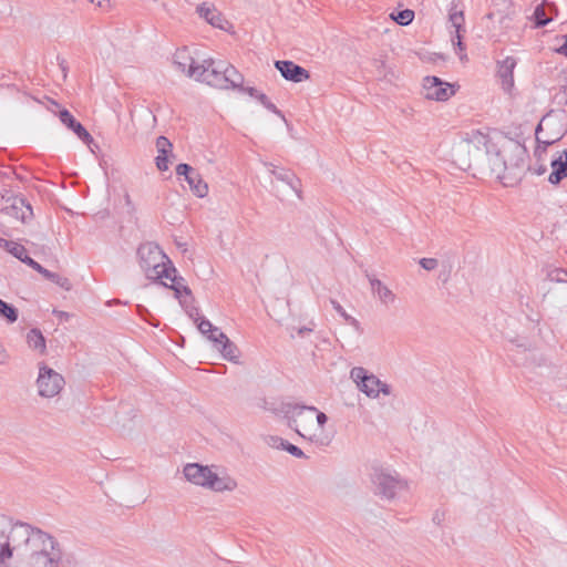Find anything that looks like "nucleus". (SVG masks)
<instances>
[{
  "instance_id": "obj_1",
  "label": "nucleus",
  "mask_w": 567,
  "mask_h": 567,
  "mask_svg": "<svg viewBox=\"0 0 567 567\" xmlns=\"http://www.w3.org/2000/svg\"><path fill=\"white\" fill-rule=\"evenodd\" d=\"M75 558L51 534L0 514V567H74Z\"/></svg>"
},
{
  "instance_id": "obj_2",
  "label": "nucleus",
  "mask_w": 567,
  "mask_h": 567,
  "mask_svg": "<svg viewBox=\"0 0 567 567\" xmlns=\"http://www.w3.org/2000/svg\"><path fill=\"white\" fill-rule=\"evenodd\" d=\"M509 151L522 153L523 150L512 141L498 145L488 134L472 131L453 145L451 156L453 163L463 171L501 177L508 167L506 153Z\"/></svg>"
},
{
  "instance_id": "obj_3",
  "label": "nucleus",
  "mask_w": 567,
  "mask_h": 567,
  "mask_svg": "<svg viewBox=\"0 0 567 567\" xmlns=\"http://www.w3.org/2000/svg\"><path fill=\"white\" fill-rule=\"evenodd\" d=\"M138 264L147 279L157 281L177 272L163 250L153 243L142 244L137 249Z\"/></svg>"
},
{
  "instance_id": "obj_4",
  "label": "nucleus",
  "mask_w": 567,
  "mask_h": 567,
  "mask_svg": "<svg viewBox=\"0 0 567 567\" xmlns=\"http://www.w3.org/2000/svg\"><path fill=\"white\" fill-rule=\"evenodd\" d=\"M282 413L287 420L288 426L293 429L303 439L313 441L318 437L315 423L317 408L298 404H287L282 408Z\"/></svg>"
},
{
  "instance_id": "obj_5",
  "label": "nucleus",
  "mask_w": 567,
  "mask_h": 567,
  "mask_svg": "<svg viewBox=\"0 0 567 567\" xmlns=\"http://www.w3.org/2000/svg\"><path fill=\"white\" fill-rule=\"evenodd\" d=\"M567 132V117L564 113H548L538 123L535 136L537 143L550 146L561 140Z\"/></svg>"
},
{
  "instance_id": "obj_6",
  "label": "nucleus",
  "mask_w": 567,
  "mask_h": 567,
  "mask_svg": "<svg viewBox=\"0 0 567 567\" xmlns=\"http://www.w3.org/2000/svg\"><path fill=\"white\" fill-rule=\"evenodd\" d=\"M189 78L204 82L210 86L218 89H228L227 76H225V62L205 60L197 69L189 70Z\"/></svg>"
},
{
  "instance_id": "obj_7",
  "label": "nucleus",
  "mask_w": 567,
  "mask_h": 567,
  "mask_svg": "<svg viewBox=\"0 0 567 567\" xmlns=\"http://www.w3.org/2000/svg\"><path fill=\"white\" fill-rule=\"evenodd\" d=\"M350 378L357 384L360 391H362L367 396L375 399L380 393L384 395H390L391 390L386 383H383L378 377L372 373H369L362 367H354L350 371Z\"/></svg>"
},
{
  "instance_id": "obj_8",
  "label": "nucleus",
  "mask_w": 567,
  "mask_h": 567,
  "mask_svg": "<svg viewBox=\"0 0 567 567\" xmlns=\"http://www.w3.org/2000/svg\"><path fill=\"white\" fill-rule=\"evenodd\" d=\"M62 374L44 363L39 364V374L35 381L38 394L45 399L56 396L64 388Z\"/></svg>"
},
{
  "instance_id": "obj_9",
  "label": "nucleus",
  "mask_w": 567,
  "mask_h": 567,
  "mask_svg": "<svg viewBox=\"0 0 567 567\" xmlns=\"http://www.w3.org/2000/svg\"><path fill=\"white\" fill-rule=\"evenodd\" d=\"M373 483L375 484L379 494L392 499L398 493L406 488V483L396 474L386 471H378L373 475Z\"/></svg>"
},
{
  "instance_id": "obj_10",
  "label": "nucleus",
  "mask_w": 567,
  "mask_h": 567,
  "mask_svg": "<svg viewBox=\"0 0 567 567\" xmlns=\"http://www.w3.org/2000/svg\"><path fill=\"white\" fill-rule=\"evenodd\" d=\"M206 489L215 493L234 492L238 487V483L225 467L212 464Z\"/></svg>"
},
{
  "instance_id": "obj_11",
  "label": "nucleus",
  "mask_w": 567,
  "mask_h": 567,
  "mask_svg": "<svg viewBox=\"0 0 567 567\" xmlns=\"http://www.w3.org/2000/svg\"><path fill=\"white\" fill-rule=\"evenodd\" d=\"M424 96L433 101H446L454 95V86L437 76H426L423 80Z\"/></svg>"
},
{
  "instance_id": "obj_12",
  "label": "nucleus",
  "mask_w": 567,
  "mask_h": 567,
  "mask_svg": "<svg viewBox=\"0 0 567 567\" xmlns=\"http://www.w3.org/2000/svg\"><path fill=\"white\" fill-rule=\"evenodd\" d=\"M210 465L199 463H187L183 467V475L187 482L196 486L206 488L208 482Z\"/></svg>"
},
{
  "instance_id": "obj_13",
  "label": "nucleus",
  "mask_w": 567,
  "mask_h": 567,
  "mask_svg": "<svg viewBox=\"0 0 567 567\" xmlns=\"http://www.w3.org/2000/svg\"><path fill=\"white\" fill-rule=\"evenodd\" d=\"M275 66L282 78L295 83L303 82L310 78L309 72L305 68L297 65L292 61H276Z\"/></svg>"
},
{
  "instance_id": "obj_14",
  "label": "nucleus",
  "mask_w": 567,
  "mask_h": 567,
  "mask_svg": "<svg viewBox=\"0 0 567 567\" xmlns=\"http://www.w3.org/2000/svg\"><path fill=\"white\" fill-rule=\"evenodd\" d=\"M196 12L210 25L220 30H227L229 22L223 17L217 8L209 2H203L196 8Z\"/></svg>"
},
{
  "instance_id": "obj_15",
  "label": "nucleus",
  "mask_w": 567,
  "mask_h": 567,
  "mask_svg": "<svg viewBox=\"0 0 567 567\" xmlns=\"http://www.w3.org/2000/svg\"><path fill=\"white\" fill-rule=\"evenodd\" d=\"M449 20L451 22V25L455 30V35L452 37V43L460 51L458 52L460 59L462 61H464V60L467 59V55L464 53L465 47L463 45L462 33H461L462 31H464V28H463V24H464L463 11H456V10L452 9L450 11Z\"/></svg>"
},
{
  "instance_id": "obj_16",
  "label": "nucleus",
  "mask_w": 567,
  "mask_h": 567,
  "mask_svg": "<svg viewBox=\"0 0 567 567\" xmlns=\"http://www.w3.org/2000/svg\"><path fill=\"white\" fill-rule=\"evenodd\" d=\"M367 277L372 295L381 302V305L388 307L395 302L396 295L384 282L372 275H368Z\"/></svg>"
},
{
  "instance_id": "obj_17",
  "label": "nucleus",
  "mask_w": 567,
  "mask_h": 567,
  "mask_svg": "<svg viewBox=\"0 0 567 567\" xmlns=\"http://www.w3.org/2000/svg\"><path fill=\"white\" fill-rule=\"evenodd\" d=\"M550 167L551 173L548 176V182L558 185L567 177V151L557 152L550 161Z\"/></svg>"
},
{
  "instance_id": "obj_18",
  "label": "nucleus",
  "mask_w": 567,
  "mask_h": 567,
  "mask_svg": "<svg viewBox=\"0 0 567 567\" xmlns=\"http://www.w3.org/2000/svg\"><path fill=\"white\" fill-rule=\"evenodd\" d=\"M265 166L268 168L269 173L272 174L278 181L286 183L298 197L301 195L300 190V179L295 175V173L288 168L277 167L271 163H265Z\"/></svg>"
},
{
  "instance_id": "obj_19",
  "label": "nucleus",
  "mask_w": 567,
  "mask_h": 567,
  "mask_svg": "<svg viewBox=\"0 0 567 567\" xmlns=\"http://www.w3.org/2000/svg\"><path fill=\"white\" fill-rule=\"evenodd\" d=\"M59 118L66 127L72 130L74 134L86 145L90 146L94 142L93 137L86 131V128L80 122H78L68 110L60 111Z\"/></svg>"
},
{
  "instance_id": "obj_20",
  "label": "nucleus",
  "mask_w": 567,
  "mask_h": 567,
  "mask_svg": "<svg viewBox=\"0 0 567 567\" xmlns=\"http://www.w3.org/2000/svg\"><path fill=\"white\" fill-rule=\"evenodd\" d=\"M6 213L11 217L21 220L22 223H27L33 217L31 205L21 197H16L12 204L6 207Z\"/></svg>"
},
{
  "instance_id": "obj_21",
  "label": "nucleus",
  "mask_w": 567,
  "mask_h": 567,
  "mask_svg": "<svg viewBox=\"0 0 567 567\" xmlns=\"http://www.w3.org/2000/svg\"><path fill=\"white\" fill-rule=\"evenodd\" d=\"M516 65V61L512 56H507L498 63L497 73L502 79V85L505 90H509L514 85L513 71Z\"/></svg>"
},
{
  "instance_id": "obj_22",
  "label": "nucleus",
  "mask_w": 567,
  "mask_h": 567,
  "mask_svg": "<svg viewBox=\"0 0 567 567\" xmlns=\"http://www.w3.org/2000/svg\"><path fill=\"white\" fill-rule=\"evenodd\" d=\"M173 63L175 68L186 74L189 78V70L197 69V65L194 63V59L190 56L188 50L186 48H182L176 50L173 56Z\"/></svg>"
},
{
  "instance_id": "obj_23",
  "label": "nucleus",
  "mask_w": 567,
  "mask_h": 567,
  "mask_svg": "<svg viewBox=\"0 0 567 567\" xmlns=\"http://www.w3.org/2000/svg\"><path fill=\"white\" fill-rule=\"evenodd\" d=\"M219 341H223V342L216 350L221 353V355L225 360L238 363L240 352H239L237 346L234 342H231L226 334H219Z\"/></svg>"
},
{
  "instance_id": "obj_24",
  "label": "nucleus",
  "mask_w": 567,
  "mask_h": 567,
  "mask_svg": "<svg viewBox=\"0 0 567 567\" xmlns=\"http://www.w3.org/2000/svg\"><path fill=\"white\" fill-rule=\"evenodd\" d=\"M185 181L189 185V188L195 196L199 198H204L205 196H207L208 185L206 182H204L200 174L195 168L193 169V174L187 176Z\"/></svg>"
},
{
  "instance_id": "obj_25",
  "label": "nucleus",
  "mask_w": 567,
  "mask_h": 567,
  "mask_svg": "<svg viewBox=\"0 0 567 567\" xmlns=\"http://www.w3.org/2000/svg\"><path fill=\"white\" fill-rule=\"evenodd\" d=\"M27 342L30 348L44 354L47 351L45 339L39 329H31L27 334Z\"/></svg>"
},
{
  "instance_id": "obj_26",
  "label": "nucleus",
  "mask_w": 567,
  "mask_h": 567,
  "mask_svg": "<svg viewBox=\"0 0 567 567\" xmlns=\"http://www.w3.org/2000/svg\"><path fill=\"white\" fill-rule=\"evenodd\" d=\"M166 279L171 281V285H168L165 281H161V284L163 286L174 290L175 291V296L177 298L181 297L182 292H184L185 295H190L189 288L183 284V278L182 277H177L176 272L175 274L172 272L171 276L168 278H166Z\"/></svg>"
},
{
  "instance_id": "obj_27",
  "label": "nucleus",
  "mask_w": 567,
  "mask_h": 567,
  "mask_svg": "<svg viewBox=\"0 0 567 567\" xmlns=\"http://www.w3.org/2000/svg\"><path fill=\"white\" fill-rule=\"evenodd\" d=\"M0 246L6 248L17 259L22 260L27 254V249L23 245L12 240L0 239Z\"/></svg>"
},
{
  "instance_id": "obj_28",
  "label": "nucleus",
  "mask_w": 567,
  "mask_h": 567,
  "mask_svg": "<svg viewBox=\"0 0 567 567\" xmlns=\"http://www.w3.org/2000/svg\"><path fill=\"white\" fill-rule=\"evenodd\" d=\"M225 76H227L228 87L237 89L243 83L241 74L233 66L225 63Z\"/></svg>"
},
{
  "instance_id": "obj_29",
  "label": "nucleus",
  "mask_w": 567,
  "mask_h": 567,
  "mask_svg": "<svg viewBox=\"0 0 567 567\" xmlns=\"http://www.w3.org/2000/svg\"><path fill=\"white\" fill-rule=\"evenodd\" d=\"M0 317L4 318L10 323H13L18 320V310L13 306L0 299Z\"/></svg>"
},
{
  "instance_id": "obj_30",
  "label": "nucleus",
  "mask_w": 567,
  "mask_h": 567,
  "mask_svg": "<svg viewBox=\"0 0 567 567\" xmlns=\"http://www.w3.org/2000/svg\"><path fill=\"white\" fill-rule=\"evenodd\" d=\"M545 6H549L548 0H544V2L538 4L534 11L533 17L535 19L536 28L544 27L550 22V19L546 18L545 8H544Z\"/></svg>"
},
{
  "instance_id": "obj_31",
  "label": "nucleus",
  "mask_w": 567,
  "mask_h": 567,
  "mask_svg": "<svg viewBox=\"0 0 567 567\" xmlns=\"http://www.w3.org/2000/svg\"><path fill=\"white\" fill-rule=\"evenodd\" d=\"M45 279L54 282L55 285H58L59 287H61L62 289H64L66 291L72 289L71 281L66 277L61 276L56 272L49 271L48 275L45 276Z\"/></svg>"
},
{
  "instance_id": "obj_32",
  "label": "nucleus",
  "mask_w": 567,
  "mask_h": 567,
  "mask_svg": "<svg viewBox=\"0 0 567 567\" xmlns=\"http://www.w3.org/2000/svg\"><path fill=\"white\" fill-rule=\"evenodd\" d=\"M391 18L400 25H408L414 19V12L410 9L402 10L395 16L392 13Z\"/></svg>"
},
{
  "instance_id": "obj_33",
  "label": "nucleus",
  "mask_w": 567,
  "mask_h": 567,
  "mask_svg": "<svg viewBox=\"0 0 567 567\" xmlns=\"http://www.w3.org/2000/svg\"><path fill=\"white\" fill-rule=\"evenodd\" d=\"M158 155L155 158V164L158 171L164 172L168 169L169 154L168 151H157Z\"/></svg>"
},
{
  "instance_id": "obj_34",
  "label": "nucleus",
  "mask_w": 567,
  "mask_h": 567,
  "mask_svg": "<svg viewBox=\"0 0 567 567\" xmlns=\"http://www.w3.org/2000/svg\"><path fill=\"white\" fill-rule=\"evenodd\" d=\"M257 100L267 109L269 110L270 112L275 113L276 115L280 116L281 118H285V116L282 115V113L277 109V106L270 102V100L267 97L266 94L264 93H259V95H257Z\"/></svg>"
},
{
  "instance_id": "obj_35",
  "label": "nucleus",
  "mask_w": 567,
  "mask_h": 567,
  "mask_svg": "<svg viewBox=\"0 0 567 567\" xmlns=\"http://www.w3.org/2000/svg\"><path fill=\"white\" fill-rule=\"evenodd\" d=\"M197 328L200 331V333L204 336H207L208 333L218 332V328L213 326V323L205 318L200 319V321L197 324Z\"/></svg>"
},
{
  "instance_id": "obj_36",
  "label": "nucleus",
  "mask_w": 567,
  "mask_h": 567,
  "mask_svg": "<svg viewBox=\"0 0 567 567\" xmlns=\"http://www.w3.org/2000/svg\"><path fill=\"white\" fill-rule=\"evenodd\" d=\"M330 303L331 306L333 307V309L342 317L344 318V320H347L349 323L351 324H357L358 321L351 317L350 315L347 313V311L343 309V307L334 299H331L330 300Z\"/></svg>"
},
{
  "instance_id": "obj_37",
  "label": "nucleus",
  "mask_w": 567,
  "mask_h": 567,
  "mask_svg": "<svg viewBox=\"0 0 567 567\" xmlns=\"http://www.w3.org/2000/svg\"><path fill=\"white\" fill-rule=\"evenodd\" d=\"M156 150L157 151H168L172 152L173 144L169 142V140L165 136H158L156 138Z\"/></svg>"
},
{
  "instance_id": "obj_38",
  "label": "nucleus",
  "mask_w": 567,
  "mask_h": 567,
  "mask_svg": "<svg viewBox=\"0 0 567 567\" xmlns=\"http://www.w3.org/2000/svg\"><path fill=\"white\" fill-rule=\"evenodd\" d=\"M282 450L287 451L288 453H290L291 455L298 457V458H301L305 456V453L302 452V450H300L298 446L291 444V443H288L286 441Z\"/></svg>"
},
{
  "instance_id": "obj_39",
  "label": "nucleus",
  "mask_w": 567,
  "mask_h": 567,
  "mask_svg": "<svg viewBox=\"0 0 567 567\" xmlns=\"http://www.w3.org/2000/svg\"><path fill=\"white\" fill-rule=\"evenodd\" d=\"M439 265L437 259L435 258H422L420 260V266L425 270H434Z\"/></svg>"
},
{
  "instance_id": "obj_40",
  "label": "nucleus",
  "mask_w": 567,
  "mask_h": 567,
  "mask_svg": "<svg viewBox=\"0 0 567 567\" xmlns=\"http://www.w3.org/2000/svg\"><path fill=\"white\" fill-rule=\"evenodd\" d=\"M551 280L559 282H567V271L563 269H555L549 274Z\"/></svg>"
},
{
  "instance_id": "obj_41",
  "label": "nucleus",
  "mask_w": 567,
  "mask_h": 567,
  "mask_svg": "<svg viewBox=\"0 0 567 567\" xmlns=\"http://www.w3.org/2000/svg\"><path fill=\"white\" fill-rule=\"evenodd\" d=\"M193 169L190 165L182 163L176 166V174L177 176H184L186 179L187 176L193 174Z\"/></svg>"
},
{
  "instance_id": "obj_42",
  "label": "nucleus",
  "mask_w": 567,
  "mask_h": 567,
  "mask_svg": "<svg viewBox=\"0 0 567 567\" xmlns=\"http://www.w3.org/2000/svg\"><path fill=\"white\" fill-rule=\"evenodd\" d=\"M548 146H545L543 145V143H537V146L534 151V156L536 157L537 162H544L545 158V154H546V150H547Z\"/></svg>"
},
{
  "instance_id": "obj_43",
  "label": "nucleus",
  "mask_w": 567,
  "mask_h": 567,
  "mask_svg": "<svg viewBox=\"0 0 567 567\" xmlns=\"http://www.w3.org/2000/svg\"><path fill=\"white\" fill-rule=\"evenodd\" d=\"M219 334H225L220 329L218 328V332L215 333H208L205 336L210 342H213L214 348L217 349L223 341H219Z\"/></svg>"
},
{
  "instance_id": "obj_44",
  "label": "nucleus",
  "mask_w": 567,
  "mask_h": 567,
  "mask_svg": "<svg viewBox=\"0 0 567 567\" xmlns=\"http://www.w3.org/2000/svg\"><path fill=\"white\" fill-rule=\"evenodd\" d=\"M315 421L317 422L318 427L322 430L328 421V417L323 412L317 410V414H315Z\"/></svg>"
},
{
  "instance_id": "obj_45",
  "label": "nucleus",
  "mask_w": 567,
  "mask_h": 567,
  "mask_svg": "<svg viewBox=\"0 0 567 567\" xmlns=\"http://www.w3.org/2000/svg\"><path fill=\"white\" fill-rule=\"evenodd\" d=\"M135 417H136V416L134 415V416L130 420V422H131V424H130V425H126L125 423H122V424H121V421H118V422H117V423L120 424V426L122 427L123 433H125V434H130V433L134 430V427H135V423H136V422H135Z\"/></svg>"
},
{
  "instance_id": "obj_46",
  "label": "nucleus",
  "mask_w": 567,
  "mask_h": 567,
  "mask_svg": "<svg viewBox=\"0 0 567 567\" xmlns=\"http://www.w3.org/2000/svg\"><path fill=\"white\" fill-rule=\"evenodd\" d=\"M286 441L278 436H270L269 444L274 447H284Z\"/></svg>"
},
{
  "instance_id": "obj_47",
  "label": "nucleus",
  "mask_w": 567,
  "mask_h": 567,
  "mask_svg": "<svg viewBox=\"0 0 567 567\" xmlns=\"http://www.w3.org/2000/svg\"><path fill=\"white\" fill-rule=\"evenodd\" d=\"M533 171L536 175H543L547 171V166L540 162H537L533 167Z\"/></svg>"
},
{
  "instance_id": "obj_48",
  "label": "nucleus",
  "mask_w": 567,
  "mask_h": 567,
  "mask_svg": "<svg viewBox=\"0 0 567 567\" xmlns=\"http://www.w3.org/2000/svg\"><path fill=\"white\" fill-rule=\"evenodd\" d=\"M561 40L564 43L558 49H556V52L567 56V35H563Z\"/></svg>"
},
{
  "instance_id": "obj_49",
  "label": "nucleus",
  "mask_w": 567,
  "mask_h": 567,
  "mask_svg": "<svg viewBox=\"0 0 567 567\" xmlns=\"http://www.w3.org/2000/svg\"><path fill=\"white\" fill-rule=\"evenodd\" d=\"M240 91L249 94L251 97H255L257 99V95H259V91H257L255 87H243L241 85L239 86Z\"/></svg>"
},
{
  "instance_id": "obj_50",
  "label": "nucleus",
  "mask_w": 567,
  "mask_h": 567,
  "mask_svg": "<svg viewBox=\"0 0 567 567\" xmlns=\"http://www.w3.org/2000/svg\"><path fill=\"white\" fill-rule=\"evenodd\" d=\"M34 266L35 267H32V269L38 271L40 275H42L45 278V276L48 275V272L50 270H48L47 268L42 267L39 262H37V265H34Z\"/></svg>"
},
{
  "instance_id": "obj_51",
  "label": "nucleus",
  "mask_w": 567,
  "mask_h": 567,
  "mask_svg": "<svg viewBox=\"0 0 567 567\" xmlns=\"http://www.w3.org/2000/svg\"><path fill=\"white\" fill-rule=\"evenodd\" d=\"M53 313L61 320H69L70 313L61 310H53Z\"/></svg>"
},
{
  "instance_id": "obj_52",
  "label": "nucleus",
  "mask_w": 567,
  "mask_h": 567,
  "mask_svg": "<svg viewBox=\"0 0 567 567\" xmlns=\"http://www.w3.org/2000/svg\"><path fill=\"white\" fill-rule=\"evenodd\" d=\"M21 261L24 262L25 265H28L31 268L35 267L34 265H37V261L33 260L31 257H29L28 254L24 255V257L22 258Z\"/></svg>"
},
{
  "instance_id": "obj_53",
  "label": "nucleus",
  "mask_w": 567,
  "mask_h": 567,
  "mask_svg": "<svg viewBox=\"0 0 567 567\" xmlns=\"http://www.w3.org/2000/svg\"><path fill=\"white\" fill-rule=\"evenodd\" d=\"M311 331H312V329H311V328L302 327V328H300V329L298 330V334H299L300 337H303L306 333L311 332Z\"/></svg>"
},
{
  "instance_id": "obj_54",
  "label": "nucleus",
  "mask_w": 567,
  "mask_h": 567,
  "mask_svg": "<svg viewBox=\"0 0 567 567\" xmlns=\"http://www.w3.org/2000/svg\"><path fill=\"white\" fill-rule=\"evenodd\" d=\"M137 311H138L140 316H143L144 313L147 312V309L140 305V306H137Z\"/></svg>"
},
{
  "instance_id": "obj_55",
  "label": "nucleus",
  "mask_w": 567,
  "mask_h": 567,
  "mask_svg": "<svg viewBox=\"0 0 567 567\" xmlns=\"http://www.w3.org/2000/svg\"><path fill=\"white\" fill-rule=\"evenodd\" d=\"M99 7H103L104 2H110V0H95Z\"/></svg>"
},
{
  "instance_id": "obj_56",
  "label": "nucleus",
  "mask_w": 567,
  "mask_h": 567,
  "mask_svg": "<svg viewBox=\"0 0 567 567\" xmlns=\"http://www.w3.org/2000/svg\"><path fill=\"white\" fill-rule=\"evenodd\" d=\"M92 2H94L95 0H91Z\"/></svg>"
}]
</instances>
